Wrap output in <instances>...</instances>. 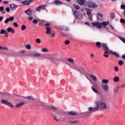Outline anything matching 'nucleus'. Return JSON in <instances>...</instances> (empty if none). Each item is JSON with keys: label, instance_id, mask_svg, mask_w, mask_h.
I'll return each instance as SVG.
<instances>
[{"label": "nucleus", "instance_id": "f257e3e1", "mask_svg": "<svg viewBox=\"0 0 125 125\" xmlns=\"http://www.w3.org/2000/svg\"><path fill=\"white\" fill-rule=\"evenodd\" d=\"M108 108V106L107 105V104H106V103L105 102H101L99 105V103H96V106L92 107H88L87 110L89 112V113H92L93 112H96V111H97L99 109L100 110H107Z\"/></svg>", "mask_w": 125, "mask_h": 125}, {"label": "nucleus", "instance_id": "f03ea898", "mask_svg": "<svg viewBox=\"0 0 125 125\" xmlns=\"http://www.w3.org/2000/svg\"><path fill=\"white\" fill-rule=\"evenodd\" d=\"M56 114L53 115V119L56 122H60L62 116H64V114H66V112L63 109H59L58 111L55 112Z\"/></svg>", "mask_w": 125, "mask_h": 125}, {"label": "nucleus", "instance_id": "7ed1b4c3", "mask_svg": "<svg viewBox=\"0 0 125 125\" xmlns=\"http://www.w3.org/2000/svg\"><path fill=\"white\" fill-rule=\"evenodd\" d=\"M48 59L50 60L55 66H59L60 65V61L59 58H55L54 57L49 58Z\"/></svg>", "mask_w": 125, "mask_h": 125}, {"label": "nucleus", "instance_id": "20e7f679", "mask_svg": "<svg viewBox=\"0 0 125 125\" xmlns=\"http://www.w3.org/2000/svg\"><path fill=\"white\" fill-rule=\"evenodd\" d=\"M93 86L91 87L92 91L95 92V93H97V94H99V92L98 90H97V89H96V88H98V84H97V83H93Z\"/></svg>", "mask_w": 125, "mask_h": 125}, {"label": "nucleus", "instance_id": "39448f33", "mask_svg": "<svg viewBox=\"0 0 125 125\" xmlns=\"http://www.w3.org/2000/svg\"><path fill=\"white\" fill-rule=\"evenodd\" d=\"M28 56H31V57H40V56H42V54H41L39 52H35L34 54L29 52L27 54Z\"/></svg>", "mask_w": 125, "mask_h": 125}, {"label": "nucleus", "instance_id": "423d86ee", "mask_svg": "<svg viewBox=\"0 0 125 125\" xmlns=\"http://www.w3.org/2000/svg\"><path fill=\"white\" fill-rule=\"evenodd\" d=\"M73 14L74 15H75V17H76V18H78V19H79V20H82V19H83V15L80 13L79 11H74V12H73Z\"/></svg>", "mask_w": 125, "mask_h": 125}, {"label": "nucleus", "instance_id": "0eeeda50", "mask_svg": "<svg viewBox=\"0 0 125 125\" xmlns=\"http://www.w3.org/2000/svg\"><path fill=\"white\" fill-rule=\"evenodd\" d=\"M1 103H2V104H4V105H6L7 106H9L10 107H11V108H13L14 107L12 104L8 102L7 100L4 99L1 101Z\"/></svg>", "mask_w": 125, "mask_h": 125}, {"label": "nucleus", "instance_id": "6e6552de", "mask_svg": "<svg viewBox=\"0 0 125 125\" xmlns=\"http://www.w3.org/2000/svg\"><path fill=\"white\" fill-rule=\"evenodd\" d=\"M87 3L89 7H90V8H96V7H97V5L92 2V1H88Z\"/></svg>", "mask_w": 125, "mask_h": 125}, {"label": "nucleus", "instance_id": "1a4fd4ad", "mask_svg": "<svg viewBox=\"0 0 125 125\" xmlns=\"http://www.w3.org/2000/svg\"><path fill=\"white\" fill-rule=\"evenodd\" d=\"M77 71L80 73V77L82 78V79H83V76H84V77H85L87 80H89V78H88V77H87V75H86L85 72L84 71H82L80 69H77Z\"/></svg>", "mask_w": 125, "mask_h": 125}, {"label": "nucleus", "instance_id": "9d476101", "mask_svg": "<svg viewBox=\"0 0 125 125\" xmlns=\"http://www.w3.org/2000/svg\"><path fill=\"white\" fill-rule=\"evenodd\" d=\"M92 24L93 25V26H94L95 27H97V28H99L100 29L102 28V25L101 24V23H100L98 22H92Z\"/></svg>", "mask_w": 125, "mask_h": 125}, {"label": "nucleus", "instance_id": "9b49d317", "mask_svg": "<svg viewBox=\"0 0 125 125\" xmlns=\"http://www.w3.org/2000/svg\"><path fill=\"white\" fill-rule=\"evenodd\" d=\"M24 13H26V15H28V16H31V15L33 14V11L31 9L28 8L27 10L25 11Z\"/></svg>", "mask_w": 125, "mask_h": 125}, {"label": "nucleus", "instance_id": "f8f14e48", "mask_svg": "<svg viewBox=\"0 0 125 125\" xmlns=\"http://www.w3.org/2000/svg\"><path fill=\"white\" fill-rule=\"evenodd\" d=\"M37 107H38V108H40L42 107V108H43V107H44V104H43L42 102H39L37 104Z\"/></svg>", "mask_w": 125, "mask_h": 125}, {"label": "nucleus", "instance_id": "ddd939ff", "mask_svg": "<svg viewBox=\"0 0 125 125\" xmlns=\"http://www.w3.org/2000/svg\"><path fill=\"white\" fill-rule=\"evenodd\" d=\"M103 18V15L102 13H98L97 15V20H101Z\"/></svg>", "mask_w": 125, "mask_h": 125}, {"label": "nucleus", "instance_id": "4468645a", "mask_svg": "<svg viewBox=\"0 0 125 125\" xmlns=\"http://www.w3.org/2000/svg\"><path fill=\"white\" fill-rule=\"evenodd\" d=\"M10 7L11 8L12 10H16V8H17V5H15L14 4H11L10 5Z\"/></svg>", "mask_w": 125, "mask_h": 125}, {"label": "nucleus", "instance_id": "2eb2a0df", "mask_svg": "<svg viewBox=\"0 0 125 125\" xmlns=\"http://www.w3.org/2000/svg\"><path fill=\"white\" fill-rule=\"evenodd\" d=\"M25 98H26V99H28V100H32V101H35V100H36V99L33 97V96L25 97Z\"/></svg>", "mask_w": 125, "mask_h": 125}, {"label": "nucleus", "instance_id": "dca6fc26", "mask_svg": "<svg viewBox=\"0 0 125 125\" xmlns=\"http://www.w3.org/2000/svg\"><path fill=\"white\" fill-rule=\"evenodd\" d=\"M67 114H68V115H70L71 116H76V115L78 114V113H77V112H76L75 111L68 112Z\"/></svg>", "mask_w": 125, "mask_h": 125}, {"label": "nucleus", "instance_id": "f3484780", "mask_svg": "<svg viewBox=\"0 0 125 125\" xmlns=\"http://www.w3.org/2000/svg\"><path fill=\"white\" fill-rule=\"evenodd\" d=\"M110 52L111 53V54H113V55L116 56V57H120V55L119 54H118V53H117V52H113V50H110Z\"/></svg>", "mask_w": 125, "mask_h": 125}, {"label": "nucleus", "instance_id": "a211bd4d", "mask_svg": "<svg viewBox=\"0 0 125 125\" xmlns=\"http://www.w3.org/2000/svg\"><path fill=\"white\" fill-rule=\"evenodd\" d=\"M7 32H8V33H10L11 32L12 34H13L14 33L15 30L11 27H8L7 29Z\"/></svg>", "mask_w": 125, "mask_h": 125}, {"label": "nucleus", "instance_id": "6ab92c4d", "mask_svg": "<svg viewBox=\"0 0 125 125\" xmlns=\"http://www.w3.org/2000/svg\"><path fill=\"white\" fill-rule=\"evenodd\" d=\"M101 24L102 27V26H103L104 28H106V26H107V25H109V21H104L102 23H101Z\"/></svg>", "mask_w": 125, "mask_h": 125}, {"label": "nucleus", "instance_id": "aec40b11", "mask_svg": "<svg viewBox=\"0 0 125 125\" xmlns=\"http://www.w3.org/2000/svg\"><path fill=\"white\" fill-rule=\"evenodd\" d=\"M77 3L80 5H83L84 4V0H78Z\"/></svg>", "mask_w": 125, "mask_h": 125}, {"label": "nucleus", "instance_id": "412c9836", "mask_svg": "<svg viewBox=\"0 0 125 125\" xmlns=\"http://www.w3.org/2000/svg\"><path fill=\"white\" fill-rule=\"evenodd\" d=\"M102 86L103 87V88L104 90V91H108V89H109V87H108V86H107V85H104L102 84Z\"/></svg>", "mask_w": 125, "mask_h": 125}, {"label": "nucleus", "instance_id": "4be33fe9", "mask_svg": "<svg viewBox=\"0 0 125 125\" xmlns=\"http://www.w3.org/2000/svg\"><path fill=\"white\" fill-rule=\"evenodd\" d=\"M45 29H46V34H50L51 33V28L46 27Z\"/></svg>", "mask_w": 125, "mask_h": 125}, {"label": "nucleus", "instance_id": "5701e85b", "mask_svg": "<svg viewBox=\"0 0 125 125\" xmlns=\"http://www.w3.org/2000/svg\"><path fill=\"white\" fill-rule=\"evenodd\" d=\"M90 77L92 79V80H93L94 82H97V77H96L95 76L90 74Z\"/></svg>", "mask_w": 125, "mask_h": 125}, {"label": "nucleus", "instance_id": "b1692460", "mask_svg": "<svg viewBox=\"0 0 125 125\" xmlns=\"http://www.w3.org/2000/svg\"><path fill=\"white\" fill-rule=\"evenodd\" d=\"M51 109H52L54 111H56V112H58V110L62 109L61 108H58V107H57L54 106L53 105L51 106Z\"/></svg>", "mask_w": 125, "mask_h": 125}, {"label": "nucleus", "instance_id": "393cba45", "mask_svg": "<svg viewBox=\"0 0 125 125\" xmlns=\"http://www.w3.org/2000/svg\"><path fill=\"white\" fill-rule=\"evenodd\" d=\"M85 10H86V11L87 12V15H88V16H89L90 15V14H91V9H89L87 8L85 9Z\"/></svg>", "mask_w": 125, "mask_h": 125}, {"label": "nucleus", "instance_id": "a878e982", "mask_svg": "<svg viewBox=\"0 0 125 125\" xmlns=\"http://www.w3.org/2000/svg\"><path fill=\"white\" fill-rule=\"evenodd\" d=\"M54 2L56 5H60V4H62V2L58 0H55Z\"/></svg>", "mask_w": 125, "mask_h": 125}, {"label": "nucleus", "instance_id": "bb28decb", "mask_svg": "<svg viewBox=\"0 0 125 125\" xmlns=\"http://www.w3.org/2000/svg\"><path fill=\"white\" fill-rule=\"evenodd\" d=\"M23 105H24V102H21L16 104V107H17V108H19L21 107V106H23Z\"/></svg>", "mask_w": 125, "mask_h": 125}, {"label": "nucleus", "instance_id": "cd10ccee", "mask_svg": "<svg viewBox=\"0 0 125 125\" xmlns=\"http://www.w3.org/2000/svg\"><path fill=\"white\" fill-rule=\"evenodd\" d=\"M113 81L114 82H115V83H117V82H119L120 81V78H119V77L116 76L114 77V78L113 79Z\"/></svg>", "mask_w": 125, "mask_h": 125}, {"label": "nucleus", "instance_id": "c85d7f7f", "mask_svg": "<svg viewBox=\"0 0 125 125\" xmlns=\"http://www.w3.org/2000/svg\"><path fill=\"white\" fill-rule=\"evenodd\" d=\"M62 30H63L64 31H70L69 28L66 27V26H62L61 28Z\"/></svg>", "mask_w": 125, "mask_h": 125}, {"label": "nucleus", "instance_id": "c756f323", "mask_svg": "<svg viewBox=\"0 0 125 125\" xmlns=\"http://www.w3.org/2000/svg\"><path fill=\"white\" fill-rule=\"evenodd\" d=\"M118 90H119V86H117L114 88V93H117L118 92Z\"/></svg>", "mask_w": 125, "mask_h": 125}, {"label": "nucleus", "instance_id": "7c9ffc66", "mask_svg": "<svg viewBox=\"0 0 125 125\" xmlns=\"http://www.w3.org/2000/svg\"><path fill=\"white\" fill-rule=\"evenodd\" d=\"M45 7H46V5H40V8L41 9V10H44V9H45Z\"/></svg>", "mask_w": 125, "mask_h": 125}, {"label": "nucleus", "instance_id": "2f4dec72", "mask_svg": "<svg viewBox=\"0 0 125 125\" xmlns=\"http://www.w3.org/2000/svg\"><path fill=\"white\" fill-rule=\"evenodd\" d=\"M26 29H27V26H26V25H22L21 27V30H22V31H25V30H26Z\"/></svg>", "mask_w": 125, "mask_h": 125}, {"label": "nucleus", "instance_id": "473e14b6", "mask_svg": "<svg viewBox=\"0 0 125 125\" xmlns=\"http://www.w3.org/2000/svg\"><path fill=\"white\" fill-rule=\"evenodd\" d=\"M35 10H36V11H37L38 12H41V11L42 10L41 9V6L37 7L36 8Z\"/></svg>", "mask_w": 125, "mask_h": 125}, {"label": "nucleus", "instance_id": "72a5a7b5", "mask_svg": "<svg viewBox=\"0 0 125 125\" xmlns=\"http://www.w3.org/2000/svg\"><path fill=\"white\" fill-rule=\"evenodd\" d=\"M6 31L4 29H1L0 31V34L1 35H3V34L5 33Z\"/></svg>", "mask_w": 125, "mask_h": 125}, {"label": "nucleus", "instance_id": "f704fd0d", "mask_svg": "<svg viewBox=\"0 0 125 125\" xmlns=\"http://www.w3.org/2000/svg\"><path fill=\"white\" fill-rule=\"evenodd\" d=\"M68 61L69 62H70V63H72V64H74L75 63V61L73 59H68Z\"/></svg>", "mask_w": 125, "mask_h": 125}, {"label": "nucleus", "instance_id": "c9c22d12", "mask_svg": "<svg viewBox=\"0 0 125 125\" xmlns=\"http://www.w3.org/2000/svg\"><path fill=\"white\" fill-rule=\"evenodd\" d=\"M96 45L100 48V47H101V43H100V42H97L96 43Z\"/></svg>", "mask_w": 125, "mask_h": 125}, {"label": "nucleus", "instance_id": "e433bc0d", "mask_svg": "<svg viewBox=\"0 0 125 125\" xmlns=\"http://www.w3.org/2000/svg\"><path fill=\"white\" fill-rule=\"evenodd\" d=\"M102 83H109V81L108 80L103 79L102 80Z\"/></svg>", "mask_w": 125, "mask_h": 125}, {"label": "nucleus", "instance_id": "4c0bfd02", "mask_svg": "<svg viewBox=\"0 0 125 125\" xmlns=\"http://www.w3.org/2000/svg\"><path fill=\"white\" fill-rule=\"evenodd\" d=\"M21 3H22V4H26V5H28V4H29V1H28V0L23 1L21 2Z\"/></svg>", "mask_w": 125, "mask_h": 125}, {"label": "nucleus", "instance_id": "58836bf2", "mask_svg": "<svg viewBox=\"0 0 125 125\" xmlns=\"http://www.w3.org/2000/svg\"><path fill=\"white\" fill-rule=\"evenodd\" d=\"M41 51H42V52H48V50L47 48H43L42 49Z\"/></svg>", "mask_w": 125, "mask_h": 125}, {"label": "nucleus", "instance_id": "ea45409f", "mask_svg": "<svg viewBox=\"0 0 125 125\" xmlns=\"http://www.w3.org/2000/svg\"><path fill=\"white\" fill-rule=\"evenodd\" d=\"M120 22L123 24H125V20L124 19H121L120 20Z\"/></svg>", "mask_w": 125, "mask_h": 125}, {"label": "nucleus", "instance_id": "a19ab883", "mask_svg": "<svg viewBox=\"0 0 125 125\" xmlns=\"http://www.w3.org/2000/svg\"><path fill=\"white\" fill-rule=\"evenodd\" d=\"M25 47H26L27 48V49H31V45L30 44H27V45H26L25 46Z\"/></svg>", "mask_w": 125, "mask_h": 125}, {"label": "nucleus", "instance_id": "79ce46f5", "mask_svg": "<svg viewBox=\"0 0 125 125\" xmlns=\"http://www.w3.org/2000/svg\"><path fill=\"white\" fill-rule=\"evenodd\" d=\"M32 22L33 24H38V22H39V21L37 20H33Z\"/></svg>", "mask_w": 125, "mask_h": 125}, {"label": "nucleus", "instance_id": "37998d69", "mask_svg": "<svg viewBox=\"0 0 125 125\" xmlns=\"http://www.w3.org/2000/svg\"><path fill=\"white\" fill-rule=\"evenodd\" d=\"M8 19L9 21H13V20H14V17H10Z\"/></svg>", "mask_w": 125, "mask_h": 125}, {"label": "nucleus", "instance_id": "c03bdc74", "mask_svg": "<svg viewBox=\"0 0 125 125\" xmlns=\"http://www.w3.org/2000/svg\"><path fill=\"white\" fill-rule=\"evenodd\" d=\"M13 26H14V27L17 28V27H18V24L17 23V22H14L13 23Z\"/></svg>", "mask_w": 125, "mask_h": 125}, {"label": "nucleus", "instance_id": "a18cd8bd", "mask_svg": "<svg viewBox=\"0 0 125 125\" xmlns=\"http://www.w3.org/2000/svg\"><path fill=\"white\" fill-rule=\"evenodd\" d=\"M110 16L112 17V19L115 18V17H116V15H115V14L112 13L111 14H110Z\"/></svg>", "mask_w": 125, "mask_h": 125}, {"label": "nucleus", "instance_id": "49530a36", "mask_svg": "<svg viewBox=\"0 0 125 125\" xmlns=\"http://www.w3.org/2000/svg\"><path fill=\"white\" fill-rule=\"evenodd\" d=\"M36 42H37V43H41V40H40V39H36Z\"/></svg>", "mask_w": 125, "mask_h": 125}, {"label": "nucleus", "instance_id": "de8ad7c7", "mask_svg": "<svg viewBox=\"0 0 125 125\" xmlns=\"http://www.w3.org/2000/svg\"><path fill=\"white\" fill-rule=\"evenodd\" d=\"M122 64H124V62L123 61H119V64L120 65V66H122Z\"/></svg>", "mask_w": 125, "mask_h": 125}, {"label": "nucleus", "instance_id": "09e8293b", "mask_svg": "<svg viewBox=\"0 0 125 125\" xmlns=\"http://www.w3.org/2000/svg\"><path fill=\"white\" fill-rule=\"evenodd\" d=\"M108 45H107V44L104 43H103V47H104V48H106V47H107Z\"/></svg>", "mask_w": 125, "mask_h": 125}, {"label": "nucleus", "instance_id": "8fccbe9b", "mask_svg": "<svg viewBox=\"0 0 125 125\" xmlns=\"http://www.w3.org/2000/svg\"><path fill=\"white\" fill-rule=\"evenodd\" d=\"M9 22V20L8 19V18L6 19L4 21L5 24H7V23H8Z\"/></svg>", "mask_w": 125, "mask_h": 125}, {"label": "nucleus", "instance_id": "3c124183", "mask_svg": "<svg viewBox=\"0 0 125 125\" xmlns=\"http://www.w3.org/2000/svg\"><path fill=\"white\" fill-rule=\"evenodd\" d=\"M114 70L115 72H118L119 71V67L118 66H115Z\"/></svg>", "mask_w": 125, "mask_h": 125}, {"label": "nucleus", "instance_id": "603ef678", "mask_svg": "<svg viewBox=\"0 0 125 125\" xmlns=\"http://www.w3.org/2000/svg\"><path fill=\"white\" fill-rule=\"evenodd\" d=\"M88 20H90V21H91V20H92V15L89 16L88 17Z\"/></svg>", "mask_w": 125, "mask_h": 125}, {"label": "nucleus", "instance_id": "864d4df0", "mask_svg": "<svg viewBox=\"0 0 125 125\" xmlns=\"http://www.w3.org/2000/svg\"><path fill=\"white\" fill-rule=\"evenodd\" d=\"M64 43L66 45L69 44V43H70V41L69 40H66V41H65Z\"/></svg>", "mask_w": 125, "mask_h": 125}, {"label": "nucleus", "instance_id": "5fc2aeb1", "mask_svg": "<svg viewBox=\"0 0 125 125\" xmlns=\"http://www.w3.org/2000/svg\"><path fill=\"white\" fill-rule=\"evenodd\" d=\"M33 19H34V18H33V17H31V16H29L28 20H29V21H32Z\"/></svg>", "mask_w": 125, "mask_h": 125}, {"label": "nucleus", "instance_id": "6e6d98bb", "mask_svg": "<svg viewBox=\"0 0 125 125\" xmlns=\"http://www.w3.org/2000/svg\"><path fill=\"white\" fill-rule=\"evenodd\" d=\"M6 11L7 12H10V9L9 8V7L6 8Z\"/></svg>", "mask_w": 125, "mask_h": 125}, {"label": "nucleus", "instance_id": "4d7b16f0", "mask_svg": "<svg viewBox=\"0 0 125 125\" xmlns=\"http://www.w3.org/2000/svg\"><path fill=\"white\" fill-rule=\"evenodd\" d=\"M4 36L6 37V38H8V33L7 31H6V32L4 33Z\"/></svg>", "mask_w": 125, "mask_h": 125}, {"label": "nucleus", "instance_id": "13d9d810", "mask_svg": "<svg viewBox=\"0 0 125 125\" xmlns=\"http://www.w3.org/2000/svg\"><path fill=\"white\" fill-rule=\"evenodd\" d=\"M120 39L121 41H122L124 43H125V39H124L123 38H120Z\"/></svg>", "mask_w": 125, "mask_h": 125}, {"label": "nucleus", "instance_id": "bf43d9fd", "mask_svg": "<svg viewBox=\"0 0 125 125\" xmlns=\"http://www.w3.org/2000/svg\"><path fill=\"white\" fill-rule=\"evenodd\" d=\"M75 8H76L77 10L80 9V6L76 5L75 6Z\"/></svg>", "mask_w": 125, "mask_h": 125}, {"label": "nucleus", "instance_id": "052dcab7", "mask_svg": "<svg viewBox=\"0 0 125 125\" xmlns=\"http://www.w3.org/2000/svg\"><path fill=\"white\" fill-rule=\"evenodd\" d=\"M121 8L122 9H125V5H123V4H122L121 5Z\"/></svg>", "mask_w": 125, "mask_h": 125}, {"label": "nucleus", "instance_id": "680f3d73", "mask_svg": "<svg viewBox=\"0 0 125 125\" xmlns=\"http://www.w3.org/2000/svg\"><path fill=\"white\" fill-rule=\"evenodd\" d=\"M70 124H77V123H78V121H70Z\"/></svg>", "mask_w": 125, "mask_h": 125}, {"label": "nucleus", "instance_id": "e2e57ef3", "mask_svg": "<svg viewBox=\"0 0 125 125\" xmlns=\"http://www.w3.org/2000/svg\"><path fill=\"white\" fill-rule=\"evenodd\" d=\"M59 61H61L62 62H64V59L63 58H61L59 59Z\"/></svg>", "mask_w": 125, "mask_h": 125}, {"label": "nucleus", "instance_id": "0e129e2a", "mask_svg": "<svg viewBox=\"0 0 125 125\" xmlns=\"http://www.w3.org/2000/svg\"><path fill=\"white\" fill-rule=\"evenodd\" d=\"M108 53L110 54V52H109V50H105L104 54H107Z\"/></svg>", "mask_w": 125, "mask_h": 125}, {"label": "nucleus", "instance_id": "69168bd1", "mask_svg": "<svg viewBox=\"0 0 125 125\" xmlns=\"http://www.w3.org/2000/svg\"><path fill=\"white\" fill-rule=\"evenodd\" d=\"M3 9H4L3 6L0 7V11H3Z\"/></svg>", "mask_w": 125, "mask_h": 125}, {"label": "nucleus", "instance_id": "338daca9", "mask_svg": "<svg viewBox=\"0 0 125 125\" xmlns=\"http://www.w3.org/2000/svg\"><path fill=\"white\" fill-rule=\"evenodd\" d=\"M3 3L4 4H8V1H3Z\"/></svg>", "mask_w": 125, "mask_h": 125}, {"label": "nucleus", "instance_id": "774afa93", "mask_svg": "<svg viewBox=\"0 0 125 125\" xmlns=\"http://www.w3.org/2000/svg\"><path fill=\"white\" fill-rule=\"evenodd\" d=\"M2 49H4V50H8V48L5 47H2Z\"/></svg>", "mask_w": 125, "mask_h": 125}]
</instances>
